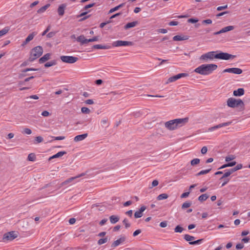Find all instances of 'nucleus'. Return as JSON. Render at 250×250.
Returning <instances> with one entry per match:
<instances>
[{"label": "nucleus", "mask_w": 250, "mask_h": 250, "mask_svg": "<svg viewBox=\"0 0 250 250\" xmlns=\"http://www.w3.org/2000/svg\"><path fill=\"white\" fill-rule=\"evenodd\" d=\"M43 139L42 137H41V136L36 137L35 139L34 144H37L41 143L43 141Z\"/></svg>", "instance_id": "obj_37"}, {"label": "nucleus", "mask_w": 250, "mask_h": 250, "mask_svg": "<svg viewBox=\"0 0 250 250\" xmlns=\"http://www.w3.org/2000/svg\"><path fill=\"white\" fill-rule=\"evenodd\" d=\"M189 193H190V191L184 192L181 194V197L182 198H186L189 195Z\"/></svg>", "instance_id": "obj_56"}, {"label": "nucleus", "mask_w": 250, "mask_h": 250, "mask_svg": "<svg viewBox=\"0 0 250 250\" xmlns=\"http://www.w3.org/2000/svg\"><path fill=\"white\" fill-rule=\"evenodd\" d=\"M28 160L30 161H34L35 160V156L34 154H29L28 156Z\"/></svg>", "instance_id": "obj_44"}, {"label": "nucleus", "mask_w": 250, "mask_h": 250, "mask_svg": "<svg viewBox=\"0 0 250 250\" xmlns=\"http://www.w3.org/2000/svg\"><path fill=\"white\" fill-rule=\"evenodd\" d=\"M10 30V27L8 26L5 27L4 28L0 30V36L1 37L6 34Z\"/></svg>", "instance_id": "obj_28"}, {"label": "nucleus", "mask_w": 250, "mask_h": 250, "mask_svg": "<svg viewBox=\"0 0 250 250\" xmlns=\"http://www.w3.org/2000/svg\"><path fill=\"white\" fill-rule=\"evenodd\" d=\"M165 126L169 130H174L177 127L174 120L167 122L165 123Z\"/></svg>", "instance_id": "obj_12"}, {"label": "nucleus", "mask_w": 250, "mask_h": 250, "mask_svg": "<svg viewBox=\"0 0 250 250\" xmlns=\"http://www.w3.org/2000/svg\"><path fill=\"white\" fill-rule=\"evenodd\" d=\"M217 68L215 64H203L196 68L194 72L203 75H208L211 74Z\"/></svg>", "instance_id": "obj_1"}, {"label": "nucleus", "mask_w": 250, "mask_h": 250, "mask_svg": "<svg viewBox=\"0 0 250 250\" xmlns=\"http://www.w3.org/2000/svg\"><path fill=\"white\" fill-rule=\"evenodd\" d=\"M132 45V42L118 40L112 42V46L114 47L127 46H131Z\"/></svg>", "instance_id": "obj_6"}, {"label": "nucleus", "mask_w": 250, "mask_h": 250, "mask_svg": "<svg viewBox=\"0 0 250 250\" xmlns=\"http://www.w3.org/2000/svg\"><path fill=\"white\" fill-rule=\"evenodd\" d=\"M208 198L207 194H203L198 197V200L200 202L206 201Z\"/></svg>", "instance_id": "obj_32"}, {"label": "nucleus", "mask_w": 250, "mask_h": 250, "mask_svg": "<svg viewBox=\"0 0 250 250\" xmlns=\"http://www.w3.org/2000/svg\"><path fill=\"white\" fill-rule=\"evenodd\" d=\"M167 221H163L160 223V226L161 228H165L167 226Z\"/></svg>", "instance_id": "obj_58"}, {"label": "nucleus", "mask_w": 250, "mask_h": 250, "mask_svg": "<svg viewBox=\"0 0 250 250\" xmlns=\"http://www.w3.org/2000/svg\"><path fill=\"white\" fill-rule=\"evenodd\" d=\"M138 24L137 21H134L131 22H128L124 27V28L125 29H127L130 28H132L136 26Z\"/></svg>", "instance_id": "obj_25"}, {"label": "nucleus", "mask_w": 250, "mask_h": 250, "mask_svg": "<svg viewBox=\"0 0 250 250\" xmlns=\"http://www.w3.org/2000/svg\"><path fill=\"white\" fill-rule=\"evenodd\" d=\"M43 53V49L40 46H38L33 48L30 52V55L29 60L33 62L36 59L39 58Z\"/></svg>", "instance_id": "obj_2"}, {"label": "nucleus", "mask_w": 250, "mask_h": 250, "mask_svg": "<svg viewBox=\"0 0 250 250\" xmlns=\"http://www.w3.org/2000/svg\"><path fill=\"white\" fill-rule=\"evenodd\" d=\"M232 57L231 54L227 53L221 52L218 54H216V59H219L221 60H228L230 59Z\"/></svg>", "instance_id": "obj_8"}, {"label": "nucleus", "mask_w": 250, "mask_h": 250, "mask_svg": "<svg viewBox=\"0 0 250 250\" xmlns=\"http://www.w3.org/2000/svg\"><path fill=\"white\" fill-rule=\"evenodd\" d=\"M208 151V148L207 146H203L202 149H201V153L203 154H205L207 153Z\"/></svg>", "instance_id": "obj_57"}, {"label": "nucleus", "mask_w": 250, "mask_h": 250, "mask_svg": "<svg viewBox=\"0 0 250 250\" xmlns=\"http://www.w3.org/2000/svg\"><path fill=\"white\" fill-rule=\"evenodd\" d=\"M84 175H85L84 173H82L81 174H79V175H77V176H76L75 177H71L70 178H69L68 179H67L66 181H65L63 183L64 184H68L69 183L72 182L73 180H75V179H77L78 178H80V177H81L82 176H83Z\"/></svg>", "instance_id": "obj_20"}, {"label": "nucleus", "mask_w": 250, "mask_h": 250, "mask_svg": "<svg viewBox=\"0 0 250 250\" xmlns=\"http://www.w3.org/2000/svg\"><path fill=\"white\" fill-rule=\"evenodd\" d=\"M66 153V152L65 151H59L57 153L50 157L49 158V160H50L52 159L61 157L64 154H65Z\"/></svg>", "instance_id": "obj_26"}, {"label": "nucleus", "mask_w": 250, "mask_h": 250, "mask_svg": "<svg viewBox=\"0 0 250 250\" xmlns=\"http://www.w3.org/2000/svg\"><path fill=\"white\" fill-rule=\"evenodd\" d=\"M188 39V37L187 36H180V35H176L173 37V40L174 41H184Z\"/></svg>", "instance_id": "obj_23"}, {"label": "nucleus", "mask_w": 250, "mask_h": 250, "mask_svg": "<svg viewBox=\"0 0 250 250\" xmlns=\"http://www.w3.org/2000/svg\"><path fill=\"white\" fill-rule=\"evenodd\" d=\"M109 220L111 224H115L119 220V217L116 215H111L109 217Z\"/></svg>", "instance_id": "obj_27"}, {"label": "nucleus", "mask_w": 250, "mask_h": 250, "mask_svg": "<svg viewBox=\"0 0 250 250\" xmlns=\"http://www.w3.org/2000/svg\"><path fill=\"white\" fill-rule=\"evenodd\" d=\"M202 23L209 24L212 23V21L210 19H207L203 20Z\"/></svg>", "instance_id": "obj_59"}, {"label": "nucleus", "mask_w": 250, "mask_h": 250, "mask_svg": "<svg viewBox=\"0 0 250 250\" xmlns=\"http://www.w3.org/2000/svg\"><path fill=\"white\" fill-rule=\"evenodd\" d=\"M41 114L44 117H47L49 115V113L47 111H43Z\"/></svg>", "instance_id": "obj_64"}, {"label": "nucleus", "mask_w": 250, "mask_h": 250, "mask_svg": "<svg viewBox=\"0 0 250 250\" xmlns=\"http://www.w3.org/2000/svg\"><path fill=\"white\" fill-rule=\"evenodd\" d=\"M200 159L198 158H195L192 160L190 162L192 166L196 165L200 163Z\"/></svg>", "instance_id": "obj_41"}, {"label": "nucleus", "mask_w": 250, "mask_h": 250, "mask_svg": "<svg viewBox=\"0 0 250 250\" xmlns=\"http://www.w3.org/2000/svg\"><path fill=\"white\" fill-rule=\"evenodd\" d=\"M168 196L166 193H162L159 195L157 198L158 200H162L164 199H166L168 198Z\"/></svg>", "instance_id": "obj_33"}, {"label": "nucleus", "mask_w": 250, "mask_h": 250, "mask_svg": "<svg viewBox=\"0 0 250 250\" xmlns=\"http://www.w3.org/2000/svg\"><path fill=\"white\" fill-rule=\"evenodd\" d=\"M244 89L242 88H239L236 90L233 91V95L235 96H241L244 94Z\"/></svg>", "instance_id": "obj_19"}, {"label": "nucleus", "mask_w": 250, "mask_h": 250, "mask_svg": "<svg viewBox=\"0 0 250 250\" xmlns=\"http://www.w3.org/2000/svg\"><path fill=\"white\" fill-rule=\"evenodd\" d=\"M87 133L77 135L74 137V141L76 142L82 141L84 140L87 137Z\"/></svg>", "instance_id": "obj_17"}, {"label": "nucleus", "mask_w": 250, "mask_h": 250, "mask_svg": "<svg viewBox=\"0 0 250 250\" xmlns=\"http://www.w3.org/2000/svg\"><path fill=\"white\" fill-rule=\"evenodd\" d=\"M123 224L125 225V227L126 228H128L130 227V223L128 222V220H127V219H125L123 220Z\"/></svg>", "instance_id": "obj_48"}, {"label": "nucleus", "mask_w": 250, "mask_h": 250, "mask_svg": "<svg viewBox=\"0 0 250 250\" xmlns=\"http://www.w3.org/2000/svg\"><path fill=\"white\" fill-rule=\"evenodd\" d=\"M188 76V74L186 73H179L176 75L173 76L168 78L167 83H172L176 81V80L183 77Z\"/></svg>", "instance_id": "obj_7"}, {"label": "nucleus", "mask_w": 250, "mask_h": 250, "mask_svg": "<svg viewBox=\"0 0 250 250\" xmlns=\"http://www.w3.org/2000/svg\"><path fill=\"white\" fill-rule=\"evenodd\" d=\"M101 125L103 127H107L109 125V123L108 122V119L107 118L103 119L102 120L101 122Z\"/></svg>", "instance_id": "obj_35"}, {"label": "nucleus", "mask_w": 250, "mask_h": 250, "mask_svg": "<svg viewBox=\"0 0 250 250\" xmlns=\"http://www.w3.org/2000/svg\"><path fill=\"white\" fill-rule=\"evenodd\" d=\"M231 124V122H228L226 123H223L221 124H219L213 126L212 127H209L208 129V131L212 132L215 129L220 128L221 127H223L224 126H227Z\"/></svg>", "instance_id": "obj_10"}, {"label": "nucleus", "mask_w": 250, "mask_h": 250, "mask_svg": "<svg viewBox=\"0 0 250 250\" xmlns=\"http://www.w3.org/2000/svg\"><path fill=\"white\" fill-rule=\"evenodd\" d=\"M202 241H203V239H199V240H197L196 241H194L193 242H190L189 244L190 245L199 244Z\"/></svg>", "instance_id": "obj_51"}, {"label": "nucleus", "mask_w": 250, "mask_h": 250, "mask_svg": "<svg viewBox=\"0 0 250 250\" xmlns=\"http://www.w3.org/2000/svg\"><path fill=\"white\" fill-rule=\"evenodd\" d=\"M22 133L30 135L32 133V131L30 128H25L23 129Z\"/></svg>", "instance_id": "obj_46"}, {"label": "nucleus", "mask_w": 250, "mask_h": 250, "mask_svg": "<svg viewBox=\"0 0 250 250\" xmlns=\"http://www.w3.org/2000/svg\"><path fill=\"white\" fill-rule=\"evenodd\" d=\"M37 70H38L37 69H35V68H26V69L22 70V72L25 73V72L30 71H37Z\"/></svg>", "instance_id": "obj_54"}, {"label": "nucleus", "mask_w": 250, "mask_h": 250, "mask_svg": "<svg viewBox=\"0 0 250 250\" xmlns=\"http://www.w3.org/2000/svg\"><path fill=\"white\" fill-rule=\"evenodd\" d=\"M211 170V168L202 170L196 174V176H200L208 173Z\"/></svg>", "instance_id": "obj_36"}, {"label": "nucleus", "mask_w": 250, "mask_h": 250, "mask_svg": "<svg viewBox=\"0 0 250 250\" xmlns=\"http://www.w3.org/2000/svg\"><path fill=\"white\" fill-rule=\"evenodd\" d=\"M107 241V238H102V239H99L98 240V244L99 245H101L102 244H104L106 243Z\"/></svg>", "instance_id": "obj_42"}, {"label": "nucleus", "mask_w": 250, "mask_h": 250, "mask_svg": "<svg viewBox=\"0 0 250 250\" xmlns=\"http://www.w3.org/2000/svg\"><path fill=\"white\" fill-rule=\"evenodd\" d=\"M141 232V229H137L133 233V236H136L137 235H138L139 234H140V233Z\"/></svg>", "instance_id": "obj_62"}, {"label": "nucleus", "mask_w": 250, "mask_h": 250, "mask_svg": "<svg viewBox=\"0 0 250 250\" xmlns=\"http://www.w3.org/2000/svg\"><path fill=\"white\" fill-rule=\"evenodd\" d=\"M235 159V157L233 155H229L225 158L226 162H229Z\"/></svg>", "instance_id": "obj_49"}, {"label": "nucleus", "mask_w": 250, "mask_h": 250, "mask_svg": "<svg viewBox=\"0 0 250 250\" xmlns=\"http://www.w3.org/2000/svg\"><path fill=\"white\" fill-rule=\"evenodd\" d=\"M242 70L239 68L233 67L226 68L223 70V72L233 73L235 74H240L242 73Z\"/></svg>", "instance_id": "obj_9"}, {"label": "nucleus", "mask_w": 250, "mask_h": 250, "mask_svg": "<svg viewBox=\"0 0 250 250\" xmlns=\"http://www.w3.org/2000/svg\"><path fill=\"white\" fill-rule=\"evenodd\" d=\"M66 5L64 3L62 4L59 6L58 8V13L60 16H62L64 15V9L66 8Z\"/></svg>", "instance_id": "obj_18"}, {"label": "nucleus", "mask_w": 250, "mask_h": 250, "mask_svg": "<svg viewBox=\"0 0 250 250\" xmlns=\"http://www.w3.org/2000/svg\"><path fill=\"white\" fill-rule=\"evenodd\" d=\"M216 52L215 51H210L200 56V59L205 62L213 60L214 59H216Z\"/></svg>", "instance_id": "obj_3"}, {"label": "nucleus", "mask_w": 250, "mask_h": 250, "mask_svg": "<svg viewBox=\"0 0 250 250\" xmlns=\"http://www.w3.org/2000/svg\"><path fill=\"white\" fill-rule=\"evenodd\" d=\"M36 34L37 33L35 32H33L30 34L25 39L26 42H28L31 40H32Z\"/></svg>", "instance_id": "obj_30"}, {"label": "nucleus", "mask_w": 250, "mask_h": 250, "mask_svg": "<svg viewBox=\"0 0 250 250\" xmlns=\"http://www.w3.org/2000/svg\"><path fill=\"white\" fill-rule=\"evenodd\" d=\"M158 184H159V182L157 180H153L152 182V187L151 188H152L153 187L157 186L158 185Z\"/></svg>", "instance_id": "obj_60"}, {"label": "nucleus", "mask_w": 250, "mask_h": 250, "mask_svg": "<svg viewBox=\"0 0 250 250\" xmlns=\"http://www.w3.org/2000/svg\"><path fill=\"white\" fill-rule=\"evenodd\" d=\"M244 246L243 244H237L236 245V249H242L244 248Z\"/></svg>", "instance_id": "obj_61"}, {"label": "nucleus", "mask_w": 250, "mask_h": 250, "mask_svg": "<svg viewBox=\"0 0 250 250\" xmlns=\"http://www.w3.org/2000/svg\"><path fill=\"white\" fill-rule=\"evenodd\" d=\"M60 59L62 62L68 63H73L78 60L77 57L70 56H62Z\"/></svg>", "instance_id": "obj_5"}, {"label": "nucleus", "mask_w": 250, "mask_h": 250, "mask_svg": "<svg viewBox=\"0 0 250 250\" xmlns=\"http://www.w3.org/2000/svg\"><path fill=\"white\" fill-rule=\"evenodd\" d=\"M234 29V27L232 25L228 26L223 28L221 30L218 32H214L213 34L214 35H217L221 33H223L228 31L232 30Z\"/></svg>", "instance_id": "obj_13"}, {"label": "nucleus", "mask_w": 250, "mask_h": 250, "mask_svg": "<svg viewBox=\"0 0 250 250\" xmlns=\"http://www.w3.org/2000/svg\"><path fill=\"white\" fill-rule=\"evenodd\" d=\"M124 5V3H121L120 4V5L113 8H111L109 11V13H112L117 10H118L119 8H120L121 7H123V6Z\"/></svg>", "instance_id": "obj_34"}, {"label": "nucleus", "mask_w": 250, "mask_h": 250, "mask_svg": "<svg viewBox=\"0 0 250 250\" xmlns=\"http://www.w3.org/2000/svg\"><path fill=\"white\" fill-rule=\"evenodd\" d=\"M190 206H191V203L190 202H186L183 204V205L182 206V208L183 209H185V208L189 207Z\"/></svg>", "instance_id": "obj_43"}, {"label": "nucleus", "mask_w": 250, "mask_h": 250, "mask_svg": "<svg viewBox=\"0 0 250 250\" xmlns=\"http://www.w3.org/2000/svg\"><path fill=\"white\" fill-rule=\"evenodd\" d=\"M183 230V228L179 225L177 226L174 229V231L175 232L181 233Z\"/></svg>", "instance_id": "obj_39"}, {"label": "nucleus", "mask_w": 250, "mask_h": 250, "mask_svg": "<svg viewBox=\"0 0 250 250\" xmlns=\"http://www.w3.org/2000/svg\"><path fill=\"white\" fill-rule=\"evenodd\" d=\"M95 5V3H92L84 6L83 9V10H86L88 8L92 7Z\"/></svg>", "instance_id": "obj_45"}, {"label": "nucleus", "mask_w": 250, "mask_h": 250, "mask_svg": "<svg viewBox=\"0 0 250 250\" xmlns=\"http://www.w3.org/2000/svg\"><path fill=\"white\" fill-rule=\"evenodd\" d=\"M146 208L145 206L141 207L139 210L136 211L134 213V217L136 218H139L143 216V212L146 210Z\"/></svg>", "instance_id": "obj_15"}, {"label": "nucleus", "mask_w": 250, "mask_h": 250, "mask_svg": "<svg viewBox=\"0 0 250 250\" xmlns=\"http://www.w3.org/2000/svg\"><path fill=\"white\" fill-rule=\"evenodd\" d=\"M177 126H181L185 125L188 121V118H180L174 119Z\"/></svg>", "instance_id": "obj_14"}, {"label": "nucleus", "mask_w": 250, "mask_h": 250, "mask_svg": "<svg viewBox=\"0 0 250 250\" xmlns=\"http://www.w3.org/2000/svg\"><path fill=\"white\" fill-rule=\"evenodd\" d=\"M98 37H94L92 39H87V43L89 42H93L98 41Z\"/></svg>", "instance_id": "obj_53"}, {"label": "nucleus", "mask_w": 250, "mask_h": 250, "mask_svg": "<svg viewBox=\"0 0 250 250\" xmlns=\"http://www.w3.org/2000/svg\"><path fill=\"white\" fill-rule=\"evenodd\" d=\"M228 8V5H225L224 6H220L217 7V10L218 11L223 10L224 9H226Z\"/></svg>", "instance_id": "obj_52"}, {"label": "nucleus", "mask_w": 250, "mask_h": 250, "mask_svg": "<svg viewBox=\"0 0 250 250\" xmlns=\"http://www.w3.org/2000/svg\"><path fill=\"white\" fill-rule=\"evenodd\" d=\"M241 104H243V102L240 99L236 100L234 98H230L227 101V105L230 107L234 108Z\"/></svg>", "instance_id": "obj_4"}, {"label": "nucleus", "mask_w": 250, "mask_h": 250, "mask_svg": "<svg viewBox=\"0 0 250 250\" xmlns=\"http://www.w3.org/2000/svg\"><path fill=\"white\" fill-rule=\"evenodd\" d=\"M125 240V237H122L118 240L114 241L111 245V247L114 248L120 245L121 243H123Z\"/></svg>", "instance_id": "obj_16"}, {"label": "nucleus", "mask_w": 250, "mask_h": 250, "mask_svg": "<svg viewBox=\"0 0 250 250\" xmlns=\"http://www.w3.org/2000/svg\"><path fill=\"white\" fill-rule=\"evenodd\" d=\"M230 172L228 171V170H227L225 171V172L223 174V175L221 177L220 180H222L225 178L228 177L230 175Z\"/></svg>", "instance_id": "obj_47"}, {"label": "nucleus", "mask_w": 250, "mask_h": 250, "mask_svg": "<svg viewBox=\"0 0 250 250\" xmlns=\"http://www.w3.org/2000/svg\"><path fill=\"white\" fill-rule=\"evenodd\" d=\"M243 166L242 165L240 164H238L236 167H235L234 168L235 169L236 171L241 169L242 168Z\"/></svg>", "instance_id": "obj_63"}, {"label": "nucleus", "mask_w": 250, "mask_h": 250, "mask_svg": "<svg viewBox=\"0 0 250 250\" xmlns=\"http://www.w3.org/2000/svg\"><path fill=\"white\" fill-rule=\"evenodd\" d=\"M50 56L51 55L50 53H47L45 54L39 59V62L40 63H42L45 62L47 61L50 59Z\"/></svg>", "instance_id": "obj_21"}, {"label": "nucleus", "mask_w": 250, "mask_h": 250, "mask_svg": "<svg viewBox=\"0 0 250 250\" xmlns=\"http://www.w3.org/2000/svg\"><path fill=\"white\" fill-rule=\"evenodd\" d=\"M94 48L98 49H108L111 48V46L110 45L96 44L94 45Z\"/></svg>", "instance_id": "obj_22"}, {"label": "nucleus", "mask_w": 250, "mask_h": 250, "mask_svg": "<svg viewBox=\"0 0 250 250\" xmlns=\"http://www.w3.org/2000/svg\"><path fill=\"white\" fill-rule=\"evenodd\" d=\"M49 6H50V4H47L42 7L41 8H40V9H39L38 10L37 12L39 14L44 13L46 11V10L49 7Z\"/></svg>", "instance_id": "obj_29"}, {"label": "nucleus", "mask_w": 250, "mask_h": 250, "mask_svg": "<svg viewBox=\"0 0 250 250\" xmlns=\"http://www.w3.org/2000/svg\"><path fill=\"white\" fill-rule=\"evenodd\" d=\"M184 239L187 241L189 242H193L192 240H194V237L191 236L189 234H185L184 237Z\"/></svg>", "instance_id": "obj_31"}, {"label": "nucleus", "mask_w": 250, "mask_h": 250, "mask_svg": "<svg viewBox=\"0 0 250 250\" xmlns=\"http://www.w3.org/2000/svg\"><path fill=\"white\" fill-rule=\"evenodd\" d=\"M56 64V62L55 61H52L45 63L44 64V66L45 67H49L55 65Z\"/></svg>", "instance_id": "obj_38"}, {"label": "nucleus", "mask_w": 250, "mask_h": 250, "mask_svg": "<svg viewBox=\"0 0 250 250\" xmlns=\"http://www.w3.org/2000/svg\"><path fill=\"white\" fill-rule=\"evenodd\" d=\"M17 236L14 231H10L4 234L3 239L4 240H12L16 238Z\"/></svg>", "instance_id": "obj_11"}, {"label": "nucleus", "mask_w": 250, "mask_h": 250, "mask_svg": "<svg viewBox=\"0 0 250 250\" xmlns=\"http://www.w3.org/2000/svg\"><path fill=\"white\" fill-rule=\"evenodd\" d=\"M198 21V20L196 18H194V19L190 18V19H188V22L189 23H196Z\"/></svg>", "instance_id": "obj_50"}, {"label": "nucleus", "mask_w": 250, "mask_h": 250, "mask_svg": "<svg viewBox=\"0 0 250 250\" xmlns=\"http://www.w3.org/2000/svg\"><path fill=\"white\" fill-rule=\"evenodd\" d=\"M77 41L80 42L81 44L87 43V39H85L83 35L79 36L77 39Z\"/></svg>", "instance_id": "obj_24"}, {"label": "nucleus", "mask_w": 250, "mask_h": 250, "mask_svg": "<svg viewBox=\"0 0 250 250\" xmlns=\"http://www.w3.org/2000/svg\"><path fill=\"white\" fill-rule=\"evenodd\" d=\"M51 26L50 25H48L46 28V30H45L42 34V36H44L50 29Z\"/></svg>", "instance_id": "obj_55"}, {"label": "nucleus", "mask_w": 250, "mask_h": 250, "mask_svg": "<svg viewBox=\"0 0 250 250\" xmlns=\"http://www.w3.org/2000/svg\"><path fill=\"white\" fill-rule=\"evenodd\" d=\"M81 111L83 113L89 114L90 110L87 107H83L81 108Z\"/></svg>", "instance_id": "obj_40"}]
</instances>
